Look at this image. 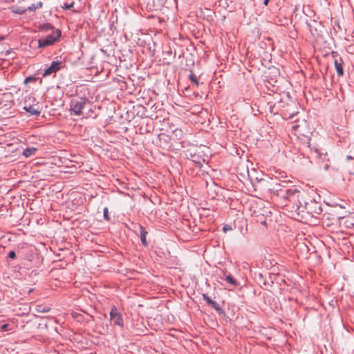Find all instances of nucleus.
I'll use <instances>...</instances> for the list:
<instances>
[{"instance_id":"obj_1","label":"nucleus","mask_w":354,"mask_h":354,"mask_svg":"<svg viewBox=\"0 0 354 354\" xmlns=\"http://www.w3.org/2000/svg\"><path fill=\"white\" fill-rule=\"evenodd\" d=\"M61 30L59 29H57L52 34L48 35L47 37L40 38L38 40V46L39 48H45L46 46L53 45L59 39V38L61 37Z\"/></svg>"},{"instance_id":"obj_2","label":"nucleus","mask_w":354,"mask_h":354,"mask_svg":"<svg viewBox=\"0 0 354 354\" xmlns=\"http://www.w3.org/2000/svg\"><path fill=\"white\" fill-rule=\"evenodd\" d=\"M88 103V100L86 98L73 99L70 103V111L75 115H80L82 110L85 105Z\"/></svg>"},{"instance_id":"obj_3","label":"nucleus","mask_w":354,"mask_h":354,"mask_svg":"<svg viewBox=\"0 0 354 354\" xmlns=\"http://www.w3.org/2000/svg\"><path fill=\"white\" fill-rule=\"evenodd\" d=\"M63 67V63L61 61H53L49 67L44 71L43 77H47L52 74H55Z\"/></svg>"},{"instance_id":"obj_4","label":"nucleus","mask_w":354,"mask_h":354,"mask_svg":"<svg viewBox=\"0 0 354 354\" xmlns=\"http://www.w3.org/2000/svg\"><path fill=\"white\" fill-rule=\"evenodd\" d=\"M110 317L111 321L118 326H123V319L120 313L118 311H110Z\"/></svg>"},{"instance_id":"obj_5","label":"nucleus","mask_w":354,"mask_h":354,"mask_svg":"<svg viewBox=\"0 0 354 354\" xmlns=\"http://www.w3.org/2000/svg\"><path fill=\"white\" fill-rule=\"evenodd\" d=\"M24 109L29 113L32 115L38 116L40 114V111L37 105H27L26 104L24 106Z\"/></svg>"},{"instance_id":"obj_6","label":"nucleus","mask_w":354,"mask_h":354,"mask_svg":"<svg viewBox=\"0 0 354 354\" xmlns=\"http://www.w3.org/2000/svg\"><path fill=\"white\" fill-rule=\"evenodd\" d=\"M299 191L296 188H288L287 192V201H293L298 198Z\"/></svg>"},{"instance_id":"obj_7","label":"nucleus","mask_w":354,"mask_h":354,"mask_svg":"<svg viewBox=\"0 0 354 354\" xmlns=\"http://www.w3.org/2000/svg\"><path fill=\"white\" fill-rule=\"evenodd\" d=\"M346 159L348 160L346 164V169L350 174L354 175V158L351 156H348Z\"/></svg>"},{"instance_id":"obj_8","label":"nucleus","mask_w":354,"mask_h":354,"mask_svg":"<svg viewBox=\"0 0 354 354\" xmlns=\"http://www.w3.org/2000/svg\"><path fill=\"white\" fill-rule=\"evenodd\" d=\"M335 67L337 71V73L339 76H343L344 75V69L342 66V59L341 57L339 59H335L334 61Z\"/></svg>"},{"instance_id":"obj_9","label":"nucleus","mask_w":354,"mask_h":354,"mask_svg":"<svg viewBox=\"0 0 354 354\" xmlns=\"http://www.w3.org/2000/svg\"><path fill=\"white\" fill-rule=\"evenodd\" d=\"M285 186L286 185L281 183H276L273 185L272 187L269 188L268 191L270 192V194L277 196V193H279Z\"/></svg>"},{"instance_id":"obj_10","label":"nucleus","mask_w":354,"mask_h":354,"mask_svg":"<svg viewBox=\"0 0 354 354\" xmlns=\"http://www.w3.org/2000/svg\"><path fill=\"white\" fill-rule=\"evenodd\" d=\"M293 128L295 129L296 133L301 136H304L308 140V134L310 133V131L308 130L304 131V127L301 124L294 126Z\"/></svg>"},{"instance_id":"obj_11","label":"nucleus","mask_w":354,"mask_h":354,"mask_svg":"<svg viewBox=\"0 0 354 354\" xmlns=\"http://www.w3.org/2000/svg\"><path fill=\"white\" fill-rule=\"evenodd\" d=\"M138 227L140 229V240H141L142 244L145 246H147L148 245V243L146 239L147 232L146 231L145 228L143 226L139 225Z\"/></svg>"},{"instance_id":"obj_12","label":"nucleus","mask_w":354,"mask_h":354,"mask_svg":"<svg viewBox=\"0 0 354 354\" xmlns=\"http://www.w3.org/2000/svg\"><path fill=\"white\" fill-rule=\"evenodd\" d=\"M306 147L307 148H309L310 149V154L308 155V158H319L320 156V153L317 151V149H315V150H313L312 149L310 148V143L308 142H307V145H306Z\"/></svg>"},{"instance_id":"obj_13","label":"nucleus","mask_w":354,"mask_h":354,"mask_svg":"<svg viewBox=\"0 0 354 354\" xmlns=\"http://www.w3.org/2000/svg\"><path fill=\"white\" fill-rule=\"evenodd\" d=\"M37 151V149L34 147H27L26 149H25L24 150L23 155L25 157L28 158V157L34 155Z\"/></svg>"},{"instance_id":"obj_14","label":"nucleus","mask_w":354,"mask_h":354,"mask_svg":"<svg viewBox=\"0 0 354 354\" xmlns=\"http://www.w3.org/2000/svg\"><path fill=\"white\" fill-rule=\"evenodd\" d=\"M225 279L229 284L234 288L239 285V283L230 274L226 275Z\"/></svg>"},{"instance_id":"obj_15","label":"nucleus","mask_w":354,"mask_h":354,"mask_svg":"<svg viewBox=\"0 0 354 354\" xmlns=\"http://www.w3.org/2000/svg\"><path fill=\"white\" fill-rule=\"evenodd\" d=\"M203 298L205 299V301H206V302L209 304L211 305V306L212 308H214L215 310H221L218 306V304H216V301H213L210 297H209L208 296L205 295H203Z\"/></svg>"},{"instance_id":"obj_16","label":"nucleus","mask_w":354,"mask_h":354,"mask_svg":"<svg viewBox=\"0 0 354 354\" xmlns=\"http://www.w3.org/2000/svg\"><path fill=\"white\" fill-rule=\"evenodd\" d=\"M287 192H288V188L285 186L283 189L279 192L277 193V196L279 197L281 199H283V201H287Z\"/></svg>"},{"instance_id":"obj_17","label":"nucleus","mask_w":354,"mask_h":354,"mask_svg":"<svg viewBox=\"0 0 354 354\" xmlns=\"http://www.w3.org/2000/svg\"><path fill=\"white\" fill-rule=\"evenodd\" d=\"M42 6H43V3L41 1H39L37 3H33L31 6H30L28 8V10L29 11H35L38 8H41L42 7Z\"/></svg>"},{"instance_id":"obj_18","label":"nucleus","mask_w":354,"mask_h":354,"mask_svg":"<svg viewBox=\"0 0 354 354\" xmlns=\"http://www.w3.org/2000/svg\"><path fill=\"white\" fill-rule=\"evenodd\" d=\"M39 29L41 30H44V31H48L50 30H53V26L49 23H46V24L41 25L39 26Z\"/></svg>"},{"instance_id":"obj_19","label":"nucleus","mask_w":354,"mask_h":354,"mask_svg":"<svg viewBox=\"0 0 354 354\" xmlns=\"http://www.w3.org/2000/svg\"><path fill=\"white\" fill-rule=\"evenodd\" d=\"M71 315L73 319H77L78 322H80L82 319V317H83L82 314H80L76 311H73L71 313Z\"/></svg>"},{"instance_id":"obj_20","label":"nucleus","mask_w":354,"mask_h":354,"mask_svg":"<svg viewBox=\"0 0 354 354\" xmlns=\"http://www.w3.org/2000/svg\"><path fill=\"white\" fill-rule=\"evenodd\" d=\"M189 79L191 80L192 82L194 83L196 85H198V81L196 77V75L192 73L191 72L189 76Z\"/></svg>"},{"instance_id":"obj_21","label":"nucleus","mask_w":354,"mask_h":354,"mask_svg":"<svg viewBox=\"0 0 354 354\" xmlns=\"http://www.w3.org/2000/svg\"><path fill=\"white\" fill-rule=\"evenodd\" d=\"M255 279H256V281H257L259 284H261V285L262 283H263V284H266V281H265V280H264V279H263V276H261V274H260V275H259V276H256V277H255Z\"/></svg>"},{"instance_id":"obj_22","label":"nucleus","mask_w":354,"mask_h":354,"mask_svg":"<svg viewBox=\"0 0 354 354\" xmlns=\"http://www.w3.org/2000/svg\"><path fill=\"white\" fill-rule=\"evenodd\" d=\"M103 216L106 221H110V217L109 215V210L107 207H104L103 209Z\"/></svg>"},{"instance_id":"obj_23","label":"nucleus","mask_w":354,"mask_h":354,"mask_svg":"<svg viewBox=\"0 0 354 354\" xmlns=\"http://www.w3.org/2000/svg\"><path fill=\"white\" fill-rule=\"evenodd\" d=\"M73 4H74V3H73V2H71V3H64L63 4V6H62V7L64 9H65V10H68V9H70V8H73Z\"/></svg>"},{"instance_id":"obj_24","label":"nucleus","mask_w":354,"mask_h":354,"mask_svg":"<svg viewBox=\"0 0 354 354\" xmlns=\"http://www.w3.org/2000/svg\"><path fill=\"white\" fill-rule=\"evenodd\" d=\"M232 230V227L230 225H225L223 227V231L224 232H227V231Z\"/></svg>"},{"instance_id":"obj_25","label":"nucleus","mask_w":354,"mask_h":354,"mask_svg":"<svg viewBox=\"0 0 354 354\" xmlns=\"http://www.w3.org/2000/svg\"><path fill=\"white\" fill-rule=\"evenodd\" d=\"M8 257L12 259H14L16 258V254L15 252L13 250H11L8 252Z\"/></svg>"},{"instance_id":"obj_26","label":"nucleus","mask_w":354,"mask_h":354,"mask_svg":"<svg viewBox=\"0 0 354 354\" xmlns=\"http://www.w3.org/2000/svg\"><path fill=\"white\" fill-rule=\"evenodd\" d=\"M8 326H9V324H4L1 326V330H3V331H6L8 330Z\"/></svg>"},{"instance_id":"obj_27","label":"nucleus","mask_w":354,"mask_h":354,"mask_svg":"<svg viewBox=\"0 0 354 354\" xmlns=\"http://www.w3.org/2000/svg\"><path fill=\"white\" fill-rule=\"evenodd\" d=\"M193 161L196 163V165L198 167H201L203 165V163L200 160H197V159H194Z\"/></svg>"},{"instance_id":"obj_28","label":"nucleus","mask_w":354,"mask_h":354,"mask_svg":"<svg viewBox=\"0 0 354 354\" xmlns=\"http://www.w3.org/2000/svg\"><path fill=\"white\" fill-rule=\"evenodd\" d=\"M292 304L290 305V308H297V306H295L297 304V301L292 299L290 300Z\"/></svg>"},{"instance_id":"obj_29","label":"nucleus","mask_w":354,"mask_h":354,"mask_svg":"<svg viewBox=\"0 0 354 354\" xmlns=\"http://www.w3.org/2000/svg\"><path fill=\"white\" fill-rule=\"evenodd\" d=\"M35 80V79H34V77H26V78L25 79L24 82H25V83H28V82H30V81H32V80Z\"/></svg>"},{"instance_id":"obj_30","label":"nucleus","mask_w":354,"mask_h":354,"mask_svg":"<svg viewBox=\"0 0 354 354\" xmlns=\"http://www.w3.org/2000/svg\"><path fill=\"white\" fill-rule=\"evenodd\" d=\"M337 303L336 300H331L329 304L332 306V308H335V304Z\"/></svg>"},{"instance_id":"obj_31","label":"nucleus","mask_w":354,"mask_h":354,"mask_svg":"<svg viewBox=\"0 0 354 354\" xmlns=\"http://www.w3.org/2000/svg\"><path fill=\"white\" fill-rule=\"evenodd\" d=\"M219 315L223 317H225V311H222V310H220V311H218Z\"/></svg>"},{"instance_id":"obj_32","label":"nucleus","mask_w":354,"mask_h":354,"mask_svg":"<svg viewBox=\"0 0 354 354\" xmlns=\"http://www.w3.org/2000/svg\"><path fill=\"white\" fill-rule=\"evenodd\" d=\"M269 1H270V0H264V1H263V4H264L265 6H267V5L268 4Z\"/></svg>"},{"instance_id":"obj_33","label":"nucleus","mask_w":354,"mask_h":354,"mask_svg":"<svg viewBox=\"0 0 354 354\" xmlns=\"http://www.w3.org/2000/svg\"><path fill=\"white\" fill-rule=\"evenodd\" d=\"M328 167H329L328 165L326 164L324 165V170L327 171L328 169Z\"/></svg>"},{"instance_id":"obj_34","label":"nucleus","mask_w":354,"mask_h":354,"mask_svg":"<svg viewBox=\"0 0 354 354\" xmlns=\"http://www.w3.org/2000/svg\"><path fill=\"white\" fill-rule=\"evenodd\" d=\"M3 39H4V37L3 36H0V41L3 40Z\"/></svg>"},{"instance_id":"obj_35","label":"nucleus","mask_w":354,"mask_h":354,"mask_svg":"<svg viewBox=\"0 0 354 354\" xmlns=\"http://www.w3.org/2000/svg\"><path fill=\"white\" fill-rule=\"evenodd\" d=\"M261 224L263 225H266V222L264 221L261 222Z\"/></svg>"},{"instance_id":"obj_36","label":"nucleus","mask_w":354,"mask_h":354,"mask_svg":"<svg viewBox=\"0 0 354 354\" xmlns=\"http://www.w3.org/2000/svg\"><path fill=\"white\" fill-rule=\"evenodd\" d=\"M24 12V10H18L17 12L18 13H23Z\"/></svg>"},{"instance_id":"obj_37","label":"nucleus","mask_w":354,"mask_h":354,"mask_svg":"<svg viewBox=\"0 0 354 354\" xmlns=\"http://www.w3.org/2000/svg\"><path fill=\"white\" fill-rule=\"evenodd\" d=\"M116 310V308L114 306L111 308V310Z\"/></svg>"},{"instance_id":"obj_38","label":"nucleus","mask_w":354,"mask_h":354,"mask_svg":"<svg viewBox=\"0 0 354 354\" xmlns=\"http://www.w3.org/2000/svg\"><path fill=\"white\" fill-rule=\"evenodd\" d=\"M42 310H50V309H49V308H44Z\"/></svg>"}]
</instances>
